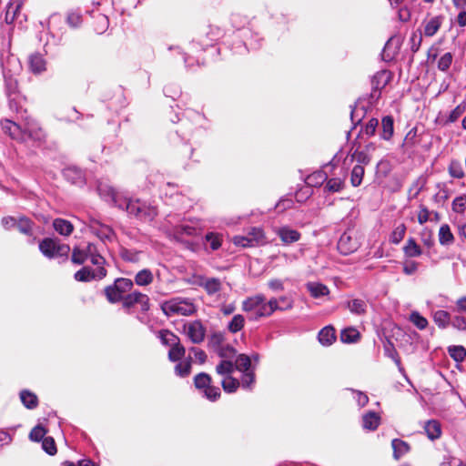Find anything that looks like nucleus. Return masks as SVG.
I'll list each match as a JSON object with an SVG mask.
<instances>
[{"mask_svg":"<svg viewBox=\"0 0 466 466\" xmlns=\"http://www.w3.org/2000/svg\"><path fill=\"white\" fill-rule=\"evenodd\" d=\"M184 330L194 344L202 342L205 339L206 329L200 320H194L184 325Z\"/></svg>","mask_w":466,"mask_h":466,"instance_id":"nucleus-10","label":"nucleus"},{"mask_svg":"<svg viewBox=\"0 0 466 466\" xmlns=\"http://www.w3.org/2000/svg\"><path fill=\"white\" fill-rule=\"evenodd\" d=\"M16 227L23 234H30L32 229V222L25 217H21L17 222Z\"/></svg>","mask_w":466,"mask_h":466,"instance_id":"nucleus-53","label":"nucleus"},{"mask_svg":"<svg viewBox=\"0 0 466 466\" xmlns=\"http://www.w3.org/2000/svg\"><path fill=\"white\" fill-rule=\"evenodd\" d=\"M98 194L106 202H111L118 208H123V199L119 193H117L110 185L106 183H99L97 186Z\"/></svg>","mask_w":466,"mask_h":466,"instance_id":"nucleus-11","label":"nucleus"},{"mask_svg":"<svg viewBox=\"0 0 466 466\" xmlns=\"http://www.w3.org/2000/svg\"><path fill=\"white\" fill-rule=\"evenodd\" d=\"M122 204V209L126 208L128 214L144 221H151L157 215L156 207L147 205L146 202L139 199L132 200L124 198Z\"/></svg>","mask_w":466,"mask_h":466,"instance_id":"nucleus-3","label":"nucleus"},{"mask_svg":"<svg viewBox=\"0 0 466 466\" xmlns=\"http://www.w3.org/2000/svg\"><path fill=\"white\" fill-rule=\"evenodd\" d=\"M158 337L164 345L169 347L176 345L180 341L178 337H177L173 332L167 329L160 330Z\"/></svg>","mask_w":466,"mask_h":466,"instance_id":"nucleus-37","label":"nucleus"},{"mask_svg":"<svg viewBox=\"0 0 466 466\" xmlns=\"http://www.w3.org/2000/svg\"><path fill=\"white\" fill-rule=\"evenodd\" d=\"M133 285V281L129 279H117L113 286L105 289V294L110 302L116 303L124 299L125 294L131 290Z\"/></svg>","mask_w":466,"mask_h":466,"instance_id":"nucleus-6","label":"nucleus"},{"mask_svg":"<svg viewBox=\"0 0 466 466\" xmlns=\"http://www.w3.org/2000/svg\"><path fill=\"white\" fill-rule=\"evenodd\" d=\"M391 446L393 449V457L396 460H399L410 450L409 444L399 439H394L391 442Z\"/></svg>","mask_w":466,"mask_h":466,"instance_id":"nucleus-26","label":"nucleus"},{"mask_svg":"<svg viewBox=\"0 0 466 466\" xmlns=\"http://www.w3.org/2000/svg\"><path fill=\"white\" fill-rule=\"evenodd\" d=\"M190 371H191V361L190 360L181 361V362L177 363L175 367L176 374L182 378L188 376L190 374Z\"/></svg>","mask_w":466,"mask_h":466,"instance_id":"nucleus-49","label":"nucleus"},{"mask_svg":"<svg viewBox=\"0 0 466 466\" xmlns=\"http://www.w3.org/2000/svg\"><path fill=\"white\" fill-rule=\"evenodd\" d=\"M66 22L71 27H77L82 23V16L78 13L71 12L67 15Z\"/></svg>","mask_w":466,"mask_h":466,"instance_id":"nucleus-59","label":"nucleus"},{"mask_svg":"<svg viewBox=\"0 0 466 466\" xmlns=\"http://www.w3.org/2000/svg\"><path fill=\"white\" fill-rule=\"evenodd\" d=\"M433 320L439 328L445 329L450 322L451 323V314L445 310H437L433 315Z\"/></svg>","mask_w":466,"mask_h":466,"instance_id":"nucleus-32","label":"nucleus"},{"mask_svg":"<svg viewBox=\"0 0 466 466\" xmlns=\"http://www.w3.org/2000/svg\"><path fill=\"white\" fill-rule=\"evenodd\" d=\"M399 46L395 43L393 38H390L382 51V58L385 61H390L394 58L395 55L398 53Z\"/></svg>","mask_w":466,"mask_h":466,"instance_id":"nucleus-23","label":"nucleus"},{"mask_svg":"<svg viewBox=\"0 0 466 466\" xmlns=\"http://www.w3.org/2000/svg\"><path fill=\"white\" fill-rule=\"evenodd\" d=\"M1 125L4 132L17 141L24 142L27 138L40 140L44 136L42 129L33 119L26 120L24 127L9 119L3 120Z\"/></svg>","mask_w":466,"mask_h":466,"instance_id":"nucleus-2","label":"nucleus"},{"mask_svg":"<svg viewBox=\"0 0 466 466\" xmlns=\"http://www.w3.org/2000/svg\"><path fill=\"white\" fill-rule=\"evenodd\" d=\"M465 111V106L464 105H459L457 106L450 114L449 116V121L454 122L456 121Z\"/></svg>","mask_w":466,"mask_h":466,"instance_id":"nucleus-61","label":"nucleus"},{"mask_svg":"<svg viewBox=\"0 0 466 466\" xmlns=\"http://www.w3.org/2000/svg\"><path fill=\"white\" fill-rule=\"evenodd\" d=\"M404 254L409 258H415L421 255L422 250L413 238H409L403 248Z\"/></svg>","mask_w":466,"mask_h":466,"instance_id":"nucleus-30","label":"nucleus"},{"mask_svg":"<svg viewBox=\"0 0 466 466\" xmlns=\"http://www.w3.org/2000/svg\"><path fill=\"white\" fill-rule=\"evenodd\" d=\"M205 239L207 243H209L210 248L212 250H217L221 246V239L218 234L213 232L208 233L205 237Z\"/></svg>","mask_w":466,"mask_h":466,"instance_id":"nucleus-51","label":"nucleus"},{"mask_svg":"<svg viewBox=\"0 0 466 466\" xmlns=\"http://www.w3.org/2000/svg\"><path fill=\"white\" fill-rule=\"evenodd\" d=\"M318 338L320 344L329 346L336 339L335 329L330 326H327L319 332Z\"/></svg>","mask_w":466,"mask_h":466,"instance_id":"nucleus-19","label":"nucleus"},{"mask_svg":"<svg viewBox=\"0 0 466 466\" xmlns=\"http://www.w3.org/2000/svg\"><path fill=\"white\" fill-rule=\"evenodd\" d=\"M360 332L355 328L344 329L340 333V339L343 343H355L360 339Z\"/></svg>","mask_w":466,"mask_h":466,"instance_id":"nucleus-31","label":"nucleus"},{"mask_svg":"<svg viewBox=\"0 0 466 466\" xmlns=\"http://www.w3.org/2000/svg\"><path fill=\"white\" fill-rule=\"evenodd\" d=\"M244 374L241 378V386L243 389H250L252 384L255 381V376L254 373L250 370L248 371H243Z\"/></svg>","mask_w":466,"mask_h":466,"instance_id":"nucleus-57","label":"nucleus"},{"mask_svg":"<svg viewBox=\"0 0 466 466\" xmlns=\"http://www.w3.org/2000/svg\"><path fill=\"white\" fill-rule=\"evenodd\" d=\"M248 235L253 247L264 245L267 242L264 231L260 228H251Z\"/></svg>","mask_w":466,"mask_h":466,"instance_id":"nucleus-25","label":"nucleus"},{"mask_svg":"<svg viewBox=\"0 0 466 466\" xmlns=\"http://www.w3.org/2000/svg\"><path fill=\"white\" fill-rule=\"evenodd\" d=\"M234 365H235V370H238L242 372L248 371L250 365H251L250 358L245 354H239L237 357Z\"/></svg>","mask_w":466,"mask_h":466,"instance_id":"nucleus-43","label":"nucleus"},{"mask_svg":"<svg viewBox=\"0 0 466 466\" xmlns=\"http://www.w3.org/2000/svg\"><path fill=\"white\" fill-rule=\"evenodd\" d=\"M352 392L354 394V399L360 407H363L368 403L369 398L365 393L356 390H353Z\"/></svg>","mask_w":466,"mask_h":466,"instance_id":"nucleus-64","label":"nucleus"},{"mask_svg":"<svg viewBox=\"0 0 466 466\" xmlns=\"http://www.w3.org/2000/svg\"><path fill=\"white\" fill-rule=\"evenodd\" d=\"M154 276L151 270L144 268L135 276V282L138 286H147L153 282Z\"/></svg>","mask_w":466,"mask_h":466,"instance_id":"nucleus-28","label":"nucleus"},{"mask_svg":"<svg viewBox=\"0 0 466 466\" xmlns=\"http://www.w3.org/2000/svg\"><path fill=\"white\" fill-rule=\"evenodd\" d=\"M106 276V270L103 266H97L96 270H91L89 268L84 267L75 273V279L76 281L87 282L92 279H102Z\"/></svg>","mask_w":466,"mask_h":466,"instance_id":"nucleus-13","label":"nucleus"},{"mask_svg":"<svg viewBox=\"0 0 466 466\" xmlns=\"http://www.w3.org/2000/svg\"><path fill=\"white\" fill-rule=\"evenodd\" d=\"M381 137L384 140H390L393 135V118L390 116H386L381 120Z\"/></svg>","mask_w":466,"mask_h":466,"instance_id":"nucleus-29","label":"nucleus"},{"mask_svg":"<svg viewBox=\"0 0 466 466\" xmlns=\"http://www.w3.org/2000/svg\"><path fill=\"white\" fill-rule=\"evenodd\" d=\"M453 312L457 315L451 319V326L458 330H466V296L456 300Z\"/></svg>","mask_w":466,"mask_h":466,"instance_id":"nucleus-9","label":"nucleus"},{"mask_svg":"<svg viewBox=\"0 0 466 466\" xmlns=\"http://www.w3.org/2000/svg\"><path fill=\"white\" fill-rule=\"evenodd\" d=\"M194 384L197 389L203 390L209 400L215 401L220 397L219 388L211 385V377L208 373L200 372L196 375Z\"/></svg>","mask_w":466,"mask_h":466,"instance_id":"nucleus-7","label":"nucleus"},{"mask_svg":"<svg viewBox=\"0 0 466 466\" xmlns=\"http://www.w3.org/2000/svg\"><path fill=\"white\" fill-rule=\"evenodd\" d=\"M46 433V430L42 426L37 425L31 431L29 438L35 441H39L41 440L43 441V439H45L44 437Z\"/></svg>","mask_w":466,"mask_h":466,"instance_id":"nucleus-56","label":"nucleus"},{"mask_svg":"<svg viewBox=\"0 0 466 466\" xmlns=\"http://www.w3.org/2000/svg\"><path fill=\"white\" fill-rule=\"evenodd\" d=\"M39 249L48 258L56 256H66L69 252V246L59 245L52 238H45L39 243Z\"/></svg>","mask_w":466,"mask_h":466,"instance_id":"nucleus-8","label":"nucleus"},{"mask_svg":"<svg viewBox=\"0 0 466 466\" xmlns=\"http://www.w3.org/2000/svg\"><path fill=\"white\" fill-rule=\"evenodd\" d=\"M122 257L127 261L137 262L139 260L140 252L125 250L122 253Z\"/></svg>","mask_w":466,"mask_h":466,"instance_id":"nucleus-63","label":"nucleus"},{"mask_svg":"<svg viewBox=\"0 0 466 466\" xmlns=\"http://www.w3.org/2000/svg\"><path fill=\"white\" fill-rule=\"evenodd\" d=\"M242 310L248 313L249 320H258L260 318L269 317L276 310H286L291 309L289 302L286 307H279L277 299L268 301L262 294H257L247 298L242 301Z\"/></svg>","mask_w":466,"mask_h":466,"instance_id":"nucleus-1","label":"nucleus"},{"mask_svg":"<svg viewBox=\"0 0 466 466\" xmlns=\"http://www.w3.org/2000/svg\"><path fill=\"white\" fill-rule=\"evenodd\" d=\"M352 157L359 163L358 165H367L370 162V156L364 151L356 150L353 153Z\"/></svg>","mask_w":466,"mask_h":466,"instance_id":"nucleus-58","label":"nucleus"},{"mask_svg":"<svg viewBox=\"0 0 466 466\" xmlns=\"http://www.w3.org/2000/svg\"><path fill=\"white\" fill-rule=\"evenodd\" d=\"M365 174L364 167L356 165L353 167L350 174V183L353 187H359L363 179Z\"/></svg>","mask_w":466,"mask_h":466,"instance_id":"nucleus-35","label":"nucleus"},{"mask_svg":"<svg viewBox=\"0 0 466 466\" xmlns=\"http://www.w3.org/2000/svg\"><path fill=\"white\" fill-rule=\"evenodd\" d=\"M186 350L184 346L180 344V341L176 345L170 347L168 351V359L171 361H177L181 360L185 355Z\"/></svg>","mask_w":466,"mask_h":466,"instance_id":"nucleus-41","label":"nucleus"},{"mask_svg":"<svg viewBox=\"0 0 466 466\" xmlns=\"http://www.w3.org/2000/svg\"><path fill=\"white\" fill-rule=\"evenodd\" d=\"M221 385L226 392L233 393L238 389L240 382L232 376H227L222 380Z\"/></svg>","mask_w":466,"mask_h":466,"instance_id":"nucleus-39","label":"nucleus"},{"mask_svg":"<svg viewBox=\"0 0 466 466\" xmlns=\"http://www.w3.org/2000/svg\"><path fill=\"white\" fill-rule=\"evenodd\" d=\"M452 60H453L452 54L450 52L445 53L438 60V63H437L438 69L442 72L447 71L450 68V66L452 63Z\"/></svg>","mask_w":466,"mask_h":466,"instance_id":"nucleus-48","label":"nucleus"},{"mask_svg":"<svg viewBox=\"0 0 466 466\" xmlns=\"http://www.w3.org/2000/svg\"><path fill=\"white\" fill-rule=\"evenodd\" d=\"M379 125V121L377 118H371L370 119V121L366 124L364 129H363V132L370 137V136H373L375 134V131H376V128Z\"/></svg>","mask_w":466,"mask_h":466,"instance_id":"nucleus-60","label":"nucleus"},{"mask_svg":"<svg viewBox=\"0 0 466 466\" xmlns=\"http://www.w3.org/2000/svg\"><path fill=\"white\" fill-rule=\"evenodd\" d=\"M307 288L314 298H319L329 293L328 287L320 283L309 282L308 283Z\"/></svg>","mask_w":466,"mask_h":466,"instance_id":"nucleus-33","label":"nucleus"},{"mask_svg":"<svg viewBox=\"0 0 466 466\" xmlns=\"http://www.w3.org/2000/svg\"><path fill=\"white\" fill-rule=\"evenodd\" d=\"M245 324V318L241 314L235 315L228 325V329L231 333H237L241 330Z\"/></svg>","mask_w":466,"mask_h":466,"instance_id":"nucleus-40","label":"nucleus"},{"mask_svg":"<svg viewBox=\"0 0 466 466\" xmlns=\"http://www.w3.org/2000/svg\"><path fill=\"white\" fill-rule=\"evenodd\" d=\"M29 69L34 75H40L46 71V60L40 53L31 54L28 57Z\"/></svg>","mask_w":466,"mask_h":466,"instance_id":"nucleus-16","label":"nucleus"},{"mask_svg":"<svg viewBox=\"0 0 466 466\" xmlns=\"http://www.w3.org/2000/svg\"><path fill=\"white\" fill-rule=\"evenodd\" d=\"M406 233V226L403 223L397 225L390 234V242L393 244H399L404 238Z\"/></svg>","mask_w":466,"mask_h":466,"instance_id":"nucleus-42","label":"nucleus"},{"mask_svg":"<svg viewBox=\"0 0 466 466\" xmlns=\"http://www.w3.org/2000/svg\"><path fill=\"white\" fill-rule=\"evenodd\" d=\"M54 228L56 231H57L60 235L63 236H69L73 231V225L63 218H56L53 222Z\"/></svg>","mask_w":466,"mask_h":466,"instance_id":"nucleus-24","label":"nucleus"},{"mask_svg":"<svg viewBox=\"0 0 466 466\" xmlns=\"http://www.w3.org/2000/svg\"><path fill=\"white\" fill-rule=\"evenodd\" d=\"M87 258H90L91 263L95 266H103L106 261L105 258L97 253L96 247L92 243L74 248L71 258L73 263L82 265Z\"/></svg>","mask_w":466,"mask_h":466,"instance_id":"nucleus-4","label":"nucleus"},{"mask_svg":"<svg viewBox=\"0 0 466 466\" xmlns=\"http://www.w3.org/2000/svg\"><path fill=\"white\" fill-rule=\"evenodd\" d=\"M410 49L413 53H416L422 42V34L420 32H413L411 34L410 39Z\"/></svg>","mask_w":466,"mask_h":466,"instance_id":"nucleus-55","label":"nucleus"},{"mask_svg":"<svg viewBox=\"0 0 466 466\" xmlns=\"http://www.w3.org/2000/svg\"><path fill=\"white\" fill-rule=\"evenodd\" d=\"M348 309L353 314L361 315L367 310V304L364 300L355 299L348 302Z\"/></svg>","mask_w":466,"mask_h":466,"instance_id":"nucleus-34","label":"nucleus"},{"mask_svg":"<svg viewBox=\"0 0 466 466\" xmlns=\"http://www.w3.org/2000/svg\"><path fill=\"white\" fill-rule=\"evenodd\" d=\"M380 416L374 411H369L362 417V426L365 430L374 431L380 424Z\"/></svg>","mask_w":466,"mask_h":466,"instance_id":"nucleus-18","label":"nucleus"},{"mask_svg":"<svg viewBox=\"0 0 466 466\" xmlns=\"http://www.w3.org/2000/svg\"><path fill=\"white\" fill-rule=\"evenodd\" d=\"M439 242L442 246H450L454 242V236L448 224H442L439 229Z\"/></svg>","mask_w":466,"mask_h":466,"instance_id":"nucleus-21","label":"nucleus"},{"mask_svg":"<svg viewBox=\"0 0 466 466\" xmlns=\"http://www.w3.org/2000/svg\"><path fill=\"white\" fill-rule=\"evenodd\" d=\"M424 430L428 438L431 441L439 439L441 435V424L435 420L427 421Z\"/></svg>","mask_w":466,"mask_h":466,"instance_id":"nucleus-20","label":"nucleus"},{"mask_svg":"<svg viewBox=\"0 0 466 466\" xmlns=\"http://www.w3.org/2000/svg\"><path fill=\"white\" fill-rule=\"evenodd\" d=\"M91 228L93 232L103 240L110 239L113 236V230L107 226L100 225L98 221H92Z\"/></svg>","mask_w":466,"mask_h":466,"instance_id":"nucleus-22","label":"nucleus"},{"mask_svg":"<svg viewBox=\"0 0 466 466\" xmlns=\"http://www.w3.org/2000/svg\"><path fill=\"white\" fill-rule=\"evenodd\" d=\"M344 187V182L341 178L333 177L327 181L326 188L329 192H339Z\"/></svg>","mask_w":466,"mask_h":466,"instance_id":"nucleus-50","label":"nucleus"},{"mask_svg":"<svg viewBox=\"0 0 466 466\" xmlns=\"http://www.w3.org/2000/svg\"><path fill=\"white\" fill-rule=\"evenodd\" d=\"M235 370V365L232 361L229 360H221L218 365L216 367V371L218 374L227 377L231 376L232 372Z\"/></svg>","mask_w":466,"mask_h":466,"instance_id":"nucleus-38","label":"nucleus"},{"mask_svg":"<svg viewBox=\"0 0 466 466\" xmlns=\"http://www.w3.org/2000/svg\"><path fill=\"white\" fill-rule=\"evenodd\" d=\"M274 232L278 235L284 245H290L299 241L301 234L289 226L276 228Z\"/></svg>","mask_w":466,"mask_h":466,"instance_id":"nucleus-15","label":"nucleus"},{"mask_svg":"<svg viewBox=\"0 0 466 466\" xmlns=\"http://www.w3.org/2000/svg\"><path fill=\"white\" fill-rule=\"evenodd\" d=\"M358 248L356 239L352 238L348 233H343L338 241V249L343 255H348L355 251Z\"/></svg>","mask_w":466,"mask_h":466,"instance_id":"nucleus-17","label":"nucleus"},{"mask_svg":"<svg viewBox=\"0 0 466 466\" xmlns=\"http://www.w3.org/2000/svg\"><path fill=\"white\" fill-rule=\"evenodd\" d=\"M20 399L23 404L28 409H34L37 405V398L30 391L24 390L20 393Z\"/></svg>","mask_w":466,"mask_h":466,"instance_id":"nucleus-45","label":"nucleus"},{"mask_svg":"<svg viewBox=\"0 0 466 466\" xmlns=\"http://www.w3.org/2000/svg\"><path fill=\"white\" fill-rule=\"evenodd\" d=\"M161 309L169 317L174 315L190 316L197 310V307L191 299L181 298H175L165 301L162 303Z\"/></svg>","mask_w":466,"mask_h":466,"instance_id":"nucleus-5","label":"nucleus"},{"mask_svg":"<svg viewBox=\"0 0 466 466\" xmlns=\"http://www.w3.org/2000/svg\"><path fill=\"white\" fill-rule=\"evenodd\" d=\"M441 21L440 17H432L424 25V35L426 36L434 35L439 28L441 27Z\"/></svg>","mask_w":466,"mask_h":466,"instance_id":"nucleus-36","label":"nucleus"},{"mask_svg":"<svg viewBox=\"0 0 466 466\" xmlns=\"http://www.w3.org/2000/svg\"><path fill=\"white\" fill-rule=\"evenodd\" d=\"M388 81L387 71H380L376 73L371 80L372 88L379 90L381 86H384Z\"/></svg>","mask_w":466,"mask_h":466,"instance_id":"nucleus-46","label":"nucleus"},{"mask_svg":"<svg viewBox=\"0 0 466 466\" xmlns=\"http://www.w3.org/2000/svg\"><path fill=\"white\" fill-rule=\"evenodd\" d=\"M42 448L49 455H55L56 453V446L52 437L43 439Z\"/></svg>","mask_w":466,"mask_h":466,"instance_id":"nucleus-52","label":"nucleus"},{"mask_svg":"<svg viewBox=\"0 0 466 466\" xmlns=\"http://www.w3.org/2000/svg\"><path fill=\"white\" fill-rule=\"evenodd\" d=\"M14 5L15 3L10 2L6 6L5 21L7 25H12L15 22L22 6V3L17 2L13 9Z\"/></svg>","mask_w":466,"mask_h":466,"instance_id":"nucleus-27","label":"nucleus"},{"mask_svg":"<svg viewBox=\"0 0 466 466\" xmlns=\"http://www.w3.org/2000/svg\"><path fill=\"white\" fill-rule=\"evenodd\" d=\"M198 285L203 288L209 296L216 295L222 289V281L218 278L198 276Z\"/></svg>","mask_w":466,"mask_h":466,"instance_id":"nucleus-14","label":"nucleus"},{"mask_svg":"<svg viewBox=\"0 0 466 466\" xmlns=\"http://www.w3.org/2000/svg\"><path fill=\"white\" fill-rule=\"evenodd\" d=\"M466 207V195H461L454 198L452 201V210L457 213L464 211Z\"/></svg>","mask_w":466,"mask_h":466,"instance_id":"nucleus-54","label":"nucleus"},{"mask_svg":"<svg viewBox=\"0 0 466 466\" xmlns=\"http://www.w3.org/2000/svg\"><path fill=\"white\" fill-rule=\"evenodd\" d=\"M448 351L450 356L457 362H461L466 358V350L462 346H451Z\"/></svg>","mask_w":466,"mask_h":466,"instance_id":"nucleus-47","label":"nucleus"},{"mask_svg":"<svg viewBox=\"0 0 466 466\" xmlns=\"http://www.w3.org/2000/svg\"><path fill=\"white\" fill-rule=\"evenodd\" d=\"M121 301L123 302V307L127 309L133 307L135 304H139L142 310L147 311L149 309V298L139 291H134L126 295Z\"/></svg>","mask_w":466,"mask_h":466,"instance_id":"nucleus-12","label":"nucleus"},{"mask_svg":"<svg viewBox=\"0 0 466 466\" xmlns=\"http://www.w3.org/2000/svg\"><path fill=\"white\" fill-rule=\"evenodd\" d=\"M409 319L420 330L425 329L429 324L427 319L421 316L418 311H412Z\"/></svg>","mask_w":466,"mask_h":466,"instance_id":"nucleus-44","label":"nucleus"},{"mask_svg":"<svg viewBox=\"0 0 466 466\" xmlns=\"http://www.w3.org/2000/svg\"><path fill=\"white\" fill-rule=\"evenodd\" d=\"M449 171H450L451 176L453 177H456V178H461L464 176V172H463L462 168L461 167L460 165H458L456 163H452L450 166Z\"/></svg>","mask_w":466,"mask_h":466,"instance_id":"nucleus-62","label":"nucleus"}]
</instances>
